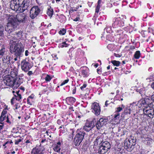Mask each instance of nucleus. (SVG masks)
<instances>
[{"label": "nucleus", "instance_id": "nucleus-20", "mask_svg": "<svg viewBox=\"0 0 154 154\" xmlns=\"http://www.w3.org/2000/svg\"><path fill=\"white\" fill-rule=\"evenodd\" d=\"M7 52L4 46H2L0 50V55L2 56L5 55L7 54Z\"/></svg>", "mask_w": 154, "mask_h": 154}, {"label": "nucleus", "instance_id": "nucleus-19", "mask_svg": "<svg viewBox=\"0 0 154 154\" xmlns=\"http://www.w3.org/2000/svg\"><path fill=\"white\" fill-rule=\"evenodd\" d=\"M11 57L9 55L4 56L2 59L4 63H8L11 60Z\"/></svg>", "mask_w": 154, "mask_h": 154}, {"label": "nucleus", "instance_id": "nucleus-61", "mask_svg": "<svg viewBox=\"0 0 154 154\" xmlns=\"http://www.w3.org/2000/svg\"><path fill=\"white\" fill-rule=\"evenodd\" d=\"M51 26V23H50L48 26V27H50Z\"/></svg>", "mask_w": 154, "mask_h": 154}, {"label": "nucleus", "instance_id": "nucleus-30", "mask_svg": "<svg viewBox=\"0 0 154 154\" xmlns=\"http://www.w3.org/2000/svg\"><path fill=\"white\" fill-rule=\"evenodd\" d=\"M88 71L89 70H82V75H83L84 77H86L87 76H88Z\"/></svg>", "mask_w": 154, "mask_h": 154}, {"label": "nucleus", "instance_id": "nucleus-33", "mask_svg": "<svg viewBox=\"0 0 154 154\" xmlns=\"http://www.w3.org/2000/svg\"><path fill=\"white\" fill-rule=\"evenodd\" d=\"M4 27L2 25H0V36H3L4 35Z\"/></svg>", "mask_w": 154, "mask_h": 154}, {"label": "nucleus", "instance_id": "nucleus-9", "mask_svg": "<svg viewBox=\"0 0 154 154\" xmlns=\"http://www.w3.org/2000/svg\"><path fill=\"white\" fill-rule=\"evenodd\" d=\"M29 5V1L28 0H23L21 4L20 5L18 11L20 12H22L26 10Z\"/></svg>", "mask_w": 154, "mask_h": 154}, {"label": "nucleus", "instance_id": "nucleus-5", "mask_svg": "<svg viewBox=\"0 0 154 154\" xmlns=\"http://www.w3.org/2000/svg\"><path fill=\"white\" fill-rule=\"evenodd\" d=\"M40 11V10L38 6H34L31 9L29 16L31 18L34 19L39 14Z\"/></svg>", "mask_w": 154, "mask_h": 154}, {"label": "nucleus", "instance_id": "nucleus-49", "mask_svg": "<svg viewBox=\"0 0 154 154\" xmlns=\"http://www.w3.org/2000/svg\"><path fill=\"white\" fill-rule=\"evenodd\" d=\"M29 54V52L27 50H26L25 51V55L26 56H27Z\"/></svg>", "mask_w": 154, "mask_h": 154}, {"label": "nucleus", "instance_id": "nucleus-31", "mask_svg": "<svg viewBox=\"0 0 154 154\" xmlns=\"http://www.w3.org/2000/svg\"><path fill=\"white\" fill-rule=\"evenodd\" d=\"M66 100L72 103H74L76 100L75 99L72 97H67L66 98Z\"/></svg>", "mask_w": 154, "mask_h": 154}, {"label": "nucleus", "instance_id": "nucleus-7", "mask_svg": "<svg viewBox=\"0 0 154 154\" xmlns=\"http://www.w3.org/2000/svg\"><path fill=\"white\" fill-rule=\"evenodd\" d=\"M14 79L9 75L5 76L3 80L4 82L6 85L13 87H14Z\"/></svg>", "mask_w": 154, "mask_h": 154}, {"label": "nucleus", "instance_id": "nucleus-36", "mask_svg": "<svg viewBox=\"0 0 154 154\" xmlns=\"http://www.w3.org/2000/svg\"><path fill=\"white\" fill-rule=\"evenodd\" d=\"M14 97L16 100L19 101L22 98L21 95L19 94H17V95H14Z\"/></svg>", "mask_w": 154, "mask_h": 154}, {"label": "nucleus", "instance_id": "nucleus-28", "mask_svg": "<svg viewBox=\"0 0 154 154\" xmlns=\"http://www.w3.org/2000/svg\"><path fill=\"white\" fill-rule=\"evenodd\" d=\"M29 63L25 60L23 61L21 63V67H29Z\"/></svg>", "mask_w": 154, "mask_h": 154}, {"label": "nucleus", "instance_id": "nucleus-16", "mask_svg": "<svg viewBox=\"0 0 154 154\" xmlns=\"http://www.w3.org/2000/svg\"><path fill=\"white\" fill-rule=\"evenodd\" d=\"M103 142V137L102 136L98 137L94 141V145L97 146L98 144H102Z\"/></svg>", "mask_w": 154, "mask_h": 154}, {"label": "nucleus", "instance_id": "nucleus-50", "mask_svg": "<svg viewBox=\"0 0 154 154\" xmlns=\"http://www.w3.org/2000/svg\"><path fill=\"white\" fill-rule=\"evenodd\" d=\"M86 84H84L83 85L80 87V88L82 90L83 89L86 87Z\"/></svg>", "mask_w": 154, "mask_h": 154}, {"label": "nucleus", "instance_id": "nucleus-1", "mask_svg": "<svg viewBox=\"0 0 154 154\" xmlns=\"http://www.w3.org/2000/svg\"><path fill=\"white\" fill-rule=\"evenodd\" d=\"M21 13L17 14L16 17L10 16L8 19V23L5 27V30L8 33H11L16 30L18 26V22H23L26 17L25 15Z\"/></svg>", "mask_w": 154, "mask_h": 154}, {"label": "nucleus", "instance_id": "nucleus-59", "mask_svg": "<svg viewBox=\"0 0 154 154\" xmlns=\"http://www.w3.org/2000/svg\"><path fill=\"white\" fill-rule=\"evenodd\" d=\"M134 49H135V48L133 46H132L130 47V50H132Z\"/></svg>", "mask_w": 154, "mask_h": 154}, {"label": "nucleus", "instance_id": "nucleus-37", "mask_svg": "<svg viewBox=\"0 0 154 154\" xmlns=\"http://www.w3.org/2000/svg\"><path fill=\"white\" fill-rule=\"evenodd\" d=\"M68 44L65 42H63L62 43L60 44L59 45V47L60 48H63L64 47H66L68 46Z\"/></svg>", "mask_w": 154, "mask_h": 154}, {"label": "nucleus", "instance_id": "nucleus-29", "mask_svg": "<svg viewBox=\"0 0 154 154\" xmlns=\"http://www.w3.org/2000/svg\"><path fill=\"white\" fill-rule=\"evenodd\" d=\"M140 51H136L134 55V58L136 59H138L140 57Z\"/></svg>", "mask_w": 154, "mask_h": 154}, {"label": "nucleus", "instance_id": "nucleus-6", "mask_svg": "<svg viewBox=\"0 0 154 154\" xmlns=\"http://www.w3.org/2000/svg\"><path fill=\"white\" fill-rule=\"evenodd\" d=\"M139 103L141 105H143L146 108L148 107L150 108L153 105L152 100L148 98L141 99L139 101Z\"/></svg>", "mask_w": 154, "mask_h": 154}, {"label": "nucleus", "instance_id": "nucleus-64", "mask_svg": "<svg viewBox=\"0 0 154 154\" xmlns=\"http://www.w3.org/2000/svg\"><path fill=\"white\" fill-rule=\"evenodd\" d=\"M22 70L25 71H26V69H27V68H22Z\"/></svg>", "mask_w": 154, "mask_h": 154}, {"label": "nucleus", "instance_id": "nucleus-4", "mask_svg": "<svg viewBox=\"0 0 154 154\" xmlns=\"http://www.w3.org/2000/svg\"><path fill=\"white\" fill-rule=\"evenodd\" d=\"M112 26L114 28H118L124 25V22L120 17H115L113 18Z\"/></svg>", "mask_w": 154, "mask_h": 154}, {"label": "nucleus", "instance_id": "nucleus-11", "mask_svg": "<svg viewBox=\"0 0 154 154\" xmlns=\"http://www.w3.org/2000/svg\"><path fill=\"white\" fill-rule=\"evenodd\" d=\"M94 127L95 125L93 121L86 122L84 126L83 129L86 131L88 132L91 130Z\"/></svg>", "mask_w": 154, "mask_h": 154}, {"label": "nucleus", "instance_id": "nucleus-27", "mask_svg": "<svg viewBox=\"0 0 154 154\" xmlns=\"http://www.w3.org/2000/svg\"><path fill=\"white\" fill-rule=\"evenodd\" d=\"M5 114V111L2 112V115L0 117V121L1 122H2L6 120L5 118H7L8 116H6Z\"/></svg>", "mask_w": 154, "mask_h": 154}, {"label": "nucleus", "instance_id": "nucleus-52", "mask_svg": "<svg viewBox=\"0 0 154 154\" xmlns=\"http://www.w3.org/2000/svg\"><path fill=\"white\" fill-rule=\"evenodd\" d=\"M98 66V63H96L95 64H92L91 65V66L94 67L95 66L97 67Z\"/></svg>", "mask_w": 154, "mask_h": 154}, {"label": "nucleus", "instance_id": "nucleus-10", "mask_svg": "<svg viewBox=\"0 0 154 154\" xmlns=\"http://www.w3.org/2000/svg\"><path fill=\"white\" fill-rule=\"evenodd\" d=\"M23 76V74H21L16 77V79H14V88H17L23 83V80L22 77Z\"/></svg>", "mask_w": 154, "mask_h": 154}, {"label": "nucleus", "instance_id": "nucleus-41", "mask_svg": "<svg viewBox=\"0 0 154 154\" xmlns=\"http://www.w3.org/2000/svg\"><path fill=\"white\" fill-rule=\"evenodd\" d=\"M51 78H52L49 75H47L46 77L45 78V81H49L50 80H51Z\"/></svg>", "mask_w": 154, "mask_h": 154}, {"label": "nucleus", "instance_id": "nucleus-15", "mask_svg": "<svg viewBox=\"0 0 154 154\" xmlns=\"http://www.w3.org/2000/svg\"><path fill=\"white\" fill-rule=\"evenodd\" d=\"M42 150L39 147H36L33 149L32 154H42Z\"/></svg>", "mask_w": 154, "mask_h": 154}, {"label": "nucleus", "instance_id": "nucleus-22", "mask_svg": "<svg viewBox=\"0 0 154 154\" xmlns=\"http://www.w3.org/2000/svg\"><path fill=\"white\" fill-rule=\"evenodd\" d=\"M60 142H58L57 144H56L53 148L54 150L56 152H58L60 151Z\"/></svg>", "mask_w": 154, "mask_h": 154}, {"label": "nucleus", "instance_id": "nucleus-21", "mask_svg": "<svg viewBox=\"0 0 154 154\" xmlns=\"http://www.w3.org/2000/svg\"><path fill=\"white\" fill-rule=\"evenodd\" d=\"M10 71L9 68H6V69H3L2 70H1L2 73L3 74V75H9Z\"/></svg>", "mask_w": 154, "mask_h": 154}, {"label": "nucleus", "instance_id": "nucleus-14", "mask_svg": "<svg viewBox=\"0 0 154 154\" xmlns=\"http://www.w3.org/2000/svg\"><path fill=\"white\" fill-rule=\"evenodd\" d=\"M143 111L144 114L146 115H148V116L150 118H153L154 115V109L150 108L148 109L146 108L144 109Z\"/></svg>", "mask_w": 154, "mask_h": 154}, {"label": "nucleus", "instance_id": "nucleus-54", "mask_svg": "<svg viewBox=\"0 0 154 154\" xmlns=\"http://www.w3.org/2000/svg\"><path fill=\"white\" fill-rule=\"evenodd\" d=\"M5 119H6L5 120H6V122H7L8 123H11V122L9 121L8 116H7V118H5Z\"/></svg>", "mask_w": 154, "mask_h": 154}, {"label": "nucleus", "instance_id": "nucleus-62", "mask_svg": "<svg viewBox=\"0 0 154 154\" xmlns=\"http://www.w3.org/2000/svg\"><path fill=\"white\" fill-rule=\"evenodd\" d=\"M130 72H131V71H127L125 72V73L126 74H128V73H129Z\"/></svg>", "mask_w": 154, "mask_h": 154}, {"label": "nucleus", "instance_id": "nucleus-44", "mask_svg": "<svg viewBox=\"0 0 154 154\" xmlns=\"http://www.w3.org/2000/svg\"><path fill=\"white\" fill-rule=\"evenodd\" d=\"M69 81V79H67L66 80H65L60 85V86H62L65 84L67 83Z\"/></svg>", "mask_w": 154, "mask_h": 154}, {"label": "nucleus", "instance_id": "nucleus-39", "mask_svg": "<svg viewBox=\"0 0 154 154\" xmlns=\"http://www.w3.org/2000/svg\"><path fill=\"white\" fill-rule=\"evenodd\" d=\"M131 110H132L130 108H126V109L125 110V112L126 114H130L131 113Z\"/></svg>", "mask_w": 154, "mask_h": 154}, {"label": "nucleus", "instance_id": "nucleus-51", "mask_svg": "<svg viewBox=\"0 0 154 154\" xmlns=\"http://www.w3.org/2000/svg\"><path fill=\"white\" fill-rule=\"evenodd\" d=\"M79 17H77L75 18L73 20L75 21H79Z\"/></svg>", "mask_w": 154, "mask_h": 154}, {"label": "nucleus", "instance_id": "nucleus-24", "mask_svg": "<svg viewBox=\"0 0 154 154\" xmlns=\"http://www.w3.org/2000/svg\"><path fill=\"white\" fill-rule=\"evenodd\" d=\"M82 141L75 137L74 139V144L76 146H79Z\"/></svg>", "mask_w": 154, "mask_h": 154}, {"label": "nucleus", "instance_id": "nucleus-47", "mask_svg": "<svg viewBox=\"0 0 154 154\" xmlns=\"http://www.w3.org/2000/svg\"><path fill=\"white\" fill-rule=\"evenodd\" d=\"M21 140L20 139H19L17 140H16L15 141V143L16 144H18L19 143L21 142Z\"/></svg>", "mask_w": 154, "mask_h": 154}, {"label": "nucleus", "instance_id": "nucleus-34", "mask_svg": "<svg viewBox=\"0 0 154 154\" xmlns=\"http://www.w3.org/2000/svg\"><path fill=\"white\" fill-rule=\"evenodd\" d=\"M112 63L114 66H118L120 64V63L119 61L116 60H113L112 61Z\"/></svg>", "mask_w": 154, "mask_h": 154}, {"label": "nucleus", "instance_id": "nucleus-38", "mask_svg": "<svg viewBox=\"0 0 154 154\" xmlns=\"http://www.w3.org/2000/svg\"><path fill=\"white\" fill-rule=\"evenodd\" d=\"M145 143L148 145H150L152 143V140L150 138H147L145 141Z\"/></svg>", "mask_w": 154, "mask_h": 154}, {"label": "nucleus", "instance_id": "nucleus-42", "mask_svg": "<svg viewBox=\"0 0 154 154\" xmlns=\"http://www.w3.org/2000/svg\"><path fill=\"white\" fill-rule=\"evenodd\" d=\"M97 72L98 74H100L102 73V72H104V73L105 72H104L103 70H102V69H101V68H100V69L98 68L97 69Z\"/></svg>", "mask_w": 154, "mask_h": 154}, {"label": "nucleus", "instance_id": "nucleus-25", "mask_svg": "<svg viewBox=\"0 0 154 154\" xmlns=\"http://www.w3.org/2000/svg\"><path fill=\"white\" fill-rule=\"evenodd\" d=\"M58 20L61 23L64 22L66 20V17L63 15L61 14L59 15Z\"/></svg>", "mask_w": 154, "mask_h": 154}, {"label": "nucleus", "instance_id": "nucleus-23", "mask_svg": "<svg viewBox=\"0 0 154 154\" xmlns=\"http://www.w3.org/2000/svg\"><path fill=\"white\" fill-rule=\"evenodd\" d=\"M53 10L51 7L49 8L47 10V14L51 18L53 14Z\"/></svg>", "mask_w": 154, "mask_h": 154}, {"label": "nucleus", "instance_id": "nucleus-57", "mask_svg": "<svg viewBox=\"0 0 154 154\" xmlns=\"http://www.w3.org/2000/svg\"><path fill=\"white\" fill-rule=\"evenodd\" d=\"M151 100L154 102V94L151 96Z\"/></svg>", "mask_w": 154, "mask_h": 154}, {"label": "nucleus", "instance_id": "nucleus-13", "mask_svg": "<svg viewBox=\"0 0 154 154\" xmlns=\"http://www.w3.org/2000/svg\"><path fill=\"white\" fill-rule=\"evenodd\" d=\"M107 121V120L106 119L100 118L99 120L97 122L96 127L98 129H100L104 125L106 124Z\"/></svg>", "mask_w": 154, "mask_h": 154}, {"label": "nucleus", "instance_id": "nucleus-43", "mask_svg": "<svg viewBox=\"0 0 154 154\" xmlns=\"http://www.w3.org/2000/svg\"><path fill=\"white\" fill-rule=\"evenodd\" d=\"M120 116V114L119 113L117 112L114 115V118L116 119H119Z\"/></svg>", "mask_w": 154, "mask_h": 154}, {"label": "nucleus", "instance_id": "nucleus-12", "mask_svg": "<svg viewBox=\"0 0 154 154\" xmlns=\"http://www.w3.org/2000/svg\"><path fill=\"white\" fill-rule=\"evenodd\" d=\"M91 109L94 111L96 115L98 116L100 115V109L98 103H93L91 105Z\"/></svg>", "mask_w": 154, "mask_h": 154}, {"label": "nucleus", "instance_id": "nucleus-53", "mask_svg": "<svg viewBox=\"0 0 154 154\" xmlns=\"http://www.w3.org/2000/svg\"><path fill=\"white\" fill-rule=\"evenodd\" d=\"M151 88L154 89V82H152L151 85Z\"/></svg>", "mask_w": 154, "mask_h": 154}, {"label": "nucleus", "instance_id": "nucleus-56", "mask_svg": "<svg viewBox=\"0 0 154 154\" xmlns=\"http://www.w3.org/2000/svg\"><path fill=\"white\" fill-rule=\"evenodd\" d=\"M32 74H33V73L32 71H29L28 73V75H32Z\"/></svg>", "mask_w": 154, "mask_h": 154}, {"label": "nucleus", "instance_id": "nucleus-58", "mask_svg": "<svg viewBox=\"0 0 154 154\" xmlns=\"http://www.w3.org/2000/svg\"><path fill=\"white\" fill-rule=\"evenodd\" d=\"M109 101H106L105 103V105H106V106H107L108 104V102Z\"/></svg>", "mask_w": 154, "mask_h": 154}, {"label": "nucleus", "instance_id": "nucleus-40", "mask_svg": "<svg viewBox=\"0 0 154 154\" xmlns=\"http://www.w3.org/2000/svg\"><path fill=\"white\" fill-rule=\"evenodd\" d=\"M76 11V9L75 8V7H70L69 10V13H72L74 11Z\"/></svg>", "mask_w": 154, "mask_h": 154}, {"label": "nucleus", "instance_id": "nucleus-60", "mask_svg": "<svg viewBox=\"0 0 154 154\" xmlns=\"http://www.w3.org/2000/svg\"><path fill=\"white\" fill-rule=\"evenodd\" d=\"M26 143H30V141L29 140H27L26 142Z\"/></svg>", "mask_w": 154, "mask_h": 154}, {"label": "nucleus", "instance_id": "nucleus-32", "mask_svg": "<svg viewBox=\"0 0 154 154\" xmlns=\"http://www.w3.org/2000/svg\"><path fill=\"white\" fill-rule=\"evenodd\" d=\"M22 32L20 31L17 32H15L14 34V35H16L19 38H21L22 37Z\"/></svg>", "mask_w": 154, "mask_h": 154}, {"label": "nucleus", "instance_id": "nucleus-26", "mask_svg": "<svg viewBox=\"0 0 154 154\" xmlns=\"http://www.w3.org/2000/svg\"><path fill=\"white\" fill-rule=\"evenodd\" d=\"M101 0H99L98 1L97 5L95 9V12L96 13H98L99 11L101 5Z\"/></svg>", "mask_w": 154, "mask_h": 154}, {"label": "nucleus", "instance_id": "nucleus-35", "mask_svg": "<svg viewBox=\"0 0 154 154\" xmlns=\"http://www.w3.org/2000/svg\"><path fill=\"white\" fill-rule=\"evenodd\" d=\"M66 32V30L65 29H61L59 32V33L61 35H64Z\"/></svg>", "mask_w": 154, "mask_h": 154}, {"label": "nucleus", "instance_id": "nucleus-2", "mask_svg": "<svg viewBox=\"0 0 154 154\" xmlns=\"http://www.w3.org/2000/svg\"><path fill=\"white\" fill-rule=\"evenodd\" d=\"M8 38L10 39V51L11 53L15 52L17 57L14 59L16 61L17 60L18 57L20 58V56L24 51V46L23 42H21L19 43L15 36H11L10 35L8 36Z\"/></svg>", "mask_w": 154, "mask_h": 154}, {"label": "nucleus", "instance_id": "nucleus-45", "mask_svg": "<svg viewBox=\"0 0 154 154\" xmlns=\"http://www.w3.org/2000/svg\"><path fill=\"white\" fill-rule=\"evenodd\" d=\"M122 110V107H119L116 108V112L118 113L120 112Z\"/></svg>", "mask_w": 154, "mask_h": 154}, {"label": "nucleus", "instance_id": "nucleus-55", "mask_svg": "<svg viewBox=\"0 0 154 154\" xmlns=\"http://www.w3.org/2000/svg\"><path fill=\"white\" fill-rule=\"evenodd\" d=\"M114 55L116 57H121V56L120 55H119V54H116L115 53L114 54Z\"/></svg>", "mask_w": 154, "mask_h": 154}, {"label": "nucleus", "instance_id": "nucleus-17", "mask_svg": "<svg viewBox=\"0 0 154 154\" xmlns=\"http://www.w3.org/2000/svg\"><path fill=\"white\" fill-rule=\"evenodd\" d=\"M85 134V133L84 132L80 131L75 135V137L82 141L84 139Z\"/></svg>", "mask_w": 154, "mask_h": 154}, {"label": "nucleus", "instance_id": "nucleus-18", "mask_svg": "<svg viewBox=\"0 0 154 154\" xmlns=\"http://www.w3.org/2000/svg\"><path fill=\"white\" fill-rule=\"evenodd\" d=\"M17 71L18 70L17 69L14 68L13 69H11L10 73L11 77L13 78L17 77L18 74Z\"/></svg>", "mask_w": 154, "mask_h": 154}, {"label": "nucleus", "instance_id": "nucleus-63", "mask_svg": "<svg viewBox=\"0 0 154 154\" xmlns=\"http://www.w3.org/2000/svg\"><path fill=\"white\" fill-rule=\"evenodd\" d=\"M79 6H77L76 7H75V8L76 9V11H77V9H79Z\"/></svg>", "mask_w": 154, "mask_h": 154}, {"label": "nucleus", "instance_id": "nucleus-8", "mask_svg": "<svg viewBox=\"0 0 154 154\" xmlns=\"http://www.w3.org/2000/svg\"><path fill=\"white\" fill-rule=\"evenodd\" d=\"M20 5L19 0H11V2L10 8L12 10L15 11H18Z\"/></svg>", "mask_w": 154, "mask_h": 154}, {"label": "nucleus", "instance_id": "nucleus-46", "mask_svg": "<svg viewBox=\"0 0 154 154\" xmlns=\"http://www.w3.org/2000/svg\"><path fill=\"white\" fill-rule=\"evenodd\" d=\"M15 100H16L15 99V97H14L11 100V103L12 104H13L15 102Z\"/></svg>", "mask_w": 154, "mask_h": 154}, {"label": "nucleus", "instance_id": "nucleus-48", "mask_svg": "<svg viewBox=\"0 0 154 154\" xmlns=\"http://www.w3.org/2000/svg\"><path fill=\"white\" fill-rule=\"evenodd\" d=\"M3 125L4 124L3 123H0V130H1L2 129Z\"/></svg>", "mask_w": 154, "mask_h": 154}, {"label": "nucleus", "instance_id": "nucleus-3", "mask_svg": "<svg viewBox=\"0 0 154 154\" xmlns=\"http://www.w3.org/2000/svg\"><path fill=\"white\" fill-rule=\"evenodd\" d=\"M111 148L110 143L106 141H105L102 143V144L100 146L98 151L102 154H106L108 151Z\"/></svg>", "mask_w": 154, "mask_h": 154}]
</instances>
